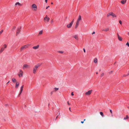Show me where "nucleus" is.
I'll return each mask as SVG.
<instances>
[{"label":"nucleus","mask_w":129,"mask_h":129,"mask_svg":"<svg viewBox=\"0 0 129 129\" xmlns=\"http://www.w3.org/2000/svg\"><path fill=\"white\" fill-rule=\"evenodd\" d=\"M119 23H120L121 24H122V22H121V20H120L119 21Z\"/></svg>","instance_id":"72a5a7b5"},{"label":"nucleus","mask_w":129,"mask_h":129,"mask_svg":"<svg viewBox=\"0 0 129 129\" xmlns=\"http://www.w3.org/2000/svg\"><path fill=\"white\" fill-rule=\"evenodd\" d=\"M43 30H41L40 31L39 33V35H41L42 34H43Z\"/></svg>","instance_id":"5701e85b"},{"label":"nucleus","mask_w":129,"mask_h":129,"mask_svg":"<svg viewBox=\"0 0 129 129\" xmlns=\"http://www.w3.org/2000/svg\"><path fill=\"white\" fill-rule=\"evenodd\" d=\"M41 64L38 63L35 65L33 68V73L34 74H35L38 68L41 66Z\"/></svg>","instance_id":"f257e3e1"},{"label":"nucleus","mask_w":129,"mask_h":129,"mask_svg":"<svg viewBox=\"0 0 129 129\" xmlns=\"http://www.w3.org/2000/svg\"><path fill=\"white\" fill-rule=\"evenodd\" d=\"M58 116H57V117H56V119H55V120H56V119L58 117Z\"/></svg>","instance_id":"a18cd8bd"},{"label":"nucleus","mask_w":129,"mask_h":129,"mask_svg":"<svg viewBox=\"0 0 129 129\" xmlns=\"http://www.w3.org/2000/svg\"><path fill=\"white\" fill-rule=\"evenodd\" d=\"M53 19H52V20H51V23H52L53 22Z\"/></svg>","instance_id":"c9c22d12"},{"label":"nucleus","mask_w":129,"mask_h":129,"mask_svg":"<svg viewBox=\"0 0 129 129\" xmlns=\"http://www.w3.org/2000/svg\"><path fill=\"white\" fill-rule=\"evenodd\" d=\"M39 45H38L37 46H34L33 47V49H37L39 48Z\"/></svg>","instance_id":"4468645a"},{"label":"nucleus","mask_w":129,"mask_h":129,"mask_svg":"<svg viewBox=\"0 0 129 129\" xmlns=\"http://www.w3.org/2000/svg\"><path fill=\"white\" fill-rule=\"evenodd\" d=\"M104 74V73H102L101 75V77H102L103 76Z\"/></svg>","instance_id":"7c9ffc66"},{"label":"nucleus","mask_w":129,"mask_h":129,"mask_svg":"<svg viewBox=\"0 0 129 129\" xmlns=\"http://www.w3.org/2000/svg\"><path fill=\"white\" fill-rule=\"evenodd\" d=\"M23 90V89L20 88V91H21V92H22V91Z\"/></svg>","instance_id":"e433bc0d"},{"label":"nucleus","mask_w":129,"mask_h":129,"mask_svg":"<svg viewBox=\"0 0 129 129\" xmlns=\"http://www.w3.org/2000/svg\"><path fill=\"white\" fill-rule=\"evenodd\" d=\"M44 20L45 22H48L50 20V18L47 15H46L45 17L44 18Z\"/></svg>","instance_id":"0eeeda50"},{"label":"nucleus","mask_w":129,"mask_h":129,"mask_svg":"<svg viewBox=\"0 0 129 129\" xmlns=\"http://www.w3.org/2000/svg\"><path fill=\"white\" fill-rule=\"evenodd\" d=\"M45 2L47 3V0H45Z\"/></svg>","instance_id":"49530a36"},{"label":"nucleus","mask_w":129,"mask_h":129,"mask_svg":"<svg viewBox=\"0 0 129 129\" xmlns=\"http://www.w3.org/2000/svg\"><path fill=\"white\" fill-rule=\"evenodd\" d=\"M71 22H73H73H74V19Z\"/></svg>","instance_id":"3c124183"},{"label":"nucleus","mask_w":129,"mask_h":129,"mask_svg":"<svg viewBox=\"0 0 129 129\" xmlns=\"http://www.w3.org/2000/svg\"><path fill=\"white\" fill-rule=\"evenodd\" d=\"M83 50L84 52L85 53V49L84 48H83Z\"/></svg>","instance_id":"a19ab883"},{"label":"nucleus","mask_w":129,"mask_h":129,"mask_svg":"<svg viewBox=\"0 0 129 129\" xmlns=\"http://www.w3.org/2000/svg\"><path fill=\"white\" fill-rule=\"evenodd\" d=\"M58 52L60 53H63V52L62 51H58Z\"/></svg>","instance_id":"c756f323"},{"label":"nucleus","mask_w":129,"mask_h":129,"mask_svg":"<svg viewBox=\"0 0 129 129\" xmlns=\"http://www.w3.org/2000/svg\"><path fill=\"white\" fill-rule=\"evenodd\" d=\"M100 113L101 114V115L102 116L104 117V115L103 114V113L102 112H100Z\"/></svg>","instance_id":"b1692460"},{"label":"nucleus","mask_w":129,"mask_h":129,"mask_svg":"<svg viewBox=\"0 0 129 129\" xmlns=\"http://www.w3.org/2000/svg\"><path fill=\"white\" fill-rule=\"evenodd\" d=\"M53 94V92H52H52H51V94Z\"/></svg>","instance_id":"8fccbe9b"},{"label":"nucleus","mask_w":129,"mask_h":129,"mask_svg":"<svg viewBox=\"0 0 129 129\" xmlns=\"http://www.w3.org/2000/svg\"><path fill=\"white\" fill-rule=\"evenodd\" d=\"M96 74H98V72H96Z\"/></svg>","instance_id":"13d9d810"},{"label":"nucleus","mask_w":129,"mask_h":129,"mask_svg":"<svg viewBox=\"0 0 129 129\" xmlns=\"http://www.w3.org/2000/svg\"><path fill=\"white\" fill-rule=\"evenodd\" d=\"M9 82H10V81H9V82H8V83H7V84H8V83H9Z\"/></svg>","instance_id":"603ef678"},{"label":"nucleus","mask_w":129,"mask_h":129,"mask_svg":"<svg viewBox=\"0 0 129 129\" xmlns=\"http://www.w3.org/2000/svg\"><path fill=\"white\" fill-rule=\"evenodd\" d=\"M31 7L33 10L35 11H36L37 9V7L36 5L35 4H33L31 5Z\"/></svg>","instance_id":"20e7f679"},{"label":"nucleus","mask_w":129,"mask_h":129,"mask_svg":"<svg viewBox=\"0 0 129 129\" xmlns=\"http://www.w3.org/2000/svg\"><path fill=\"white\" fill-rule=\"evenodd\" d=\"M22 92H21V91H20V92H19V96L21 94V93H22Z\"/></svg>","instance_id":"ea45409f"},{"label":"nucleus","mask_w":129,"mask_h":129,"mask_svg":"<svg viewBox=\"0 0 129 129\" xmlns=\"http://www.w3.org/2000/svg\"><path fill=\"white\" fill-rule=\"evenodd\" d=\"M73 25V22H71L69 24H68L67 25V28H70Z\"/></svg>","instance_id":"9d476101"},{"label":"nucleus","mask_w":129,"mask_h":129,"mask_svg":"<svg viewBox=\"0 0 129 129\" xmlns=\"http://www.w3.org/2000/svg\"><path fill=\"white\" fill-rule=\"evenodd\" d=\"M126 45L128 46L129 47V44L128 42H127L126 44Z\"/></svg>","instance_id":"2f4dec72"},{"label":"nucleus","mask_w":129,"mask_h":129,"mask_svg":"<svg viewBox=\"0 0 129 129\" xmlns=\"http://www.w3.org/2000/svg\"><path fill=\"white\" fill-rule=\"evenodd\" d=\"M5 50L4 48L3 47H2L0 50V53H2Z\"/></svg>","instance_id":"6ab92c4d"},{"label":"nucleus","mask_w":129,"mask_h":129,"mask_svg":"<svg viewBox=\"0 0 129 129\" xmlns=\"http://www.w3.org/2000/svg\"><path fill=\"white\" fill-rule=\"evenodd\" d=\"M82 20L81 17V15H79L77 20V21L76 23L75 28H77L78 26L80 21Z\"/></svg>","instance_id":"f03ea898"},{"label":"nucleus","mask_w":129,"mask_h":129,"mask_svg":"<svg viewBox=\"0 0 129 129\" xmlns=\"http://www.w3.org/2000/svg\"><path fill=\"white\" fill-rule=\"evenodd\" d=\"M16 28V27L15 26H14L12 29V30L13 31L15 30V29Z\"/></svg>","instance_id":"c85d7f7f"},{"label":"nucleus","mask_w":129,"mask_h":129,"mask_svg":"<svg viewBox=\"0 0 129 129\" xmlns=\"http://www.w3.org/2000/svg\"><path fill=\"white\" fill-rule=\"evenodd\" d=\"M74 37L75 39L77 40H78V36L77 35H75Z\"/></svg>","instance_id":"aec40b11"},{"label":"nucleus","mask_w":129,"mask_h":129,"mask_svg":"<svg viewBox=\"0 0 129 129\" xmlns=\"http://www.w3.org/2000/svg\"><path fill=\"white\" fill-rule=\"evenodd\" d=\"M109 28L108 27H107L106 28H105L103 30H102L105 31H109Z\"/></svg>","instance_id":"dca6fc26"},{"label":"nucleus","mask_w":129,"mask_h":129,"mask_svg":"<svg viewBox=\"0 0 129 129\" xmlns=\"http://www.w3.org/2000/svg\"><path fill=\"white\" fill-rule=\"evenodd\" d=\"M51 4H53V3H51Z\"/></svg>","instance_id":"bf43d9fd"},{"label":"nucleus","mask_w":129,"mask_h":129,"mask_svg":"<svg viewBox=\"0 0 129 129\" xmlns=\"http://www.w3.org/2000/svg\"><path fill=\"white\" fill-rule=\"evenodd\" d=\"M19 82L18 81L16 82L15 85V87L18 88L19 85Z\"/></svg>","instance_id":"ddd939ff"},{"label":"nucleus","mask_w":129,"mask_h":129,"mask_svg":"<svg viewBox=\"0 0 129 129\" xmlns=\"http://www.w3.org/2000/svg\"><path fill=\"white\" fill-rule=\"evenodd\" d=\"M71 95L72 96L73 95H74L73 92H72L71 93Z\"/></svg>","instance_id":"4c0bfd02"},{"label":"nucleus","mask_w":129,"mask_h":129,"mask_svg":"<svg viewBox=\"0 0 129 129\" xmlns=\"http://www.w3.org/2000/svg\"><path fill=\"white\" fill-rule=\"evenodd\" d=\"M24 87V85H23L20 88L23 89Z\"/></svg>","instance_id":"f704fd0d"},{"label":"nucleus","mask_w":129,"mask_h":129,"mask_svg":"<svg viewBox=\"0 0 129 129\" xmlns=\"http://www.w3.org/2000/svg\"><path fill=\"white\" fill-rule=\"evenodd\" d=\"M84 121H81V123H84Z\"/></svg>","instance_id":"de8ad7c7"},{"label":"nucleus","mask_w":129,"mask_h":129,"mask_svg":"<svg viewBox=\"0 0 129 129\" xmlns=\"http://www.w3.org/2000/svg\"><path fill=\"white\" fill-rule=\"evenodd\" d=\"M3 46L4 47L3 48H4V49H5L7 47V45L6 44H4L3 45Z\"/></svg>","instance_id":"cd10ccee"},{"label":"nucleus","mask_w":129,"mask_h":129,"mask_svg":"<svg viewBox=\"0 0 129 129\" xmlns=\"http://www.w3.org/2000/svg\"><path fill=\"white\" fill-rule=\"evenodd\" d=\"M126 0H122L121 1V2L122 4H124L126 3Z\"/></svg>","instance_id":"f3484780"},{"label":"nucleus","mask_w":129,"mask_h":129,"mask_svg":"<svg viewBox=\"0 0 129 129\" xmlns=\"http://www.w3.org/2000/svg\"><path fill=\"white\" fill-rule=\"evenodd\" d=\"M54 89H55V90H54V91H56L58 90L59 88H54Z\"/></svg>","instance_id":"bb28decb"},{"label":"nucleus","mask_w":129,"mask_h":129,"mask_svg":"<svg viewBox=\"0 0 129 129\" xmlns=\"http://www.w3.org/2000/svg\"><path fill=\"white\" fill-rule=\"evenodd\" d=\"M110 112H111V113L112 114V110H110Z\"/></svg>","instance_id":"58836bf2"},{"label":"nucleus","mask_w":129,"mask_h":129,"mask_svg":"<svg viewBox=\"0 0 129 129\" xmlns=\"http://www.w3.org/2000/svg\"><path fill=\"white\" fill-rule=\"evenodd\" d=\"M67 103H68V105H69V104H69V102H68H68H67Z\"/></svg>","instance_id":"09e8293b"},{"label":"nucleus","mask_w":129,"mask_h":129,"mask_svg":"<svg viewBox=\"0 0 129 129\" xmlns=\"http://www.w3.org/2000/svg\"><path fill=\"white\" fill-rule=\"evenodd\" d=\"M49 7H49V6H47V7H46V9H48V8Z\"/></svg>","instance_id":"79ce46f5"},{"label":"nucleus","mask_w":129,"mask_h":129,"mask_svg":"<svg viewBox=\"0 0 129 129\" xmlns=\"http://www.w3.org/2000/svg\"><path fill=\"white\" fill-rule=\"evenodd\" d=\"M113 72V71H111L109 72V73L110 74H111V73H112Z\"/></svg>","instance_id":"473e14b6"},{"label":"nucleus","mask_w":129,"mask_h":129,"mask_svg":"<svg viewBox=\"0 0 129 129\" xmlns=\"http://www.w3.org/2000/svg\"><path fill=\"white\" fill-rule=\"evenodd\" d=\"M95 33V32L94 31L92 33V35H93V34H94Z\"/></svg>","instance_id":"37998d69"},{"label":"nucleus","mask_w":129,"mask_h":129,"mask_svg":"<svg viewBox=\"0 0 129 129\" xmlns=\"http://www.w3.org/2000/svg\"><path fill=\"white\" fill-rule=\"evenodd\" d=\"M117 35L118 39L120 41H122V38L118 34H117Z\"/></svg>","instance_id":"f8f14e48"},{"label":"nucleus","mask_w":129,"mask_h":129,"mask_svg":"<svg viewBox=\"0 0 129 129\" xmlns=\"http://www.w3.org/2000/svg\"><path fill=\"white\" fill-rule=\"evenodd\" d=\"M21 27L20 26L18 28L17 32H16V35L18 34L20 32V31L21 30Z\"/></svg>","instance_id":"1a4fd4ad"},{"label":"nucleus","mask_w":129,"mask_h":129,"mask_svg":"<svg viewBox=\"0 0 129 129\" xmlns=\"http://www.w3.org/2000/svg\"><path fill=\"white\" fill-rule=\"evenodd\" d=\"M19 73V74H18V75L19 77H22L23 76V72L21 70H20Z\"/></svg>","instance_id":"6e6552de"},{"label":"nucleus","mask_w":129,"mask_h":129,"mask_svg":"<svg viewBox=\"0 0 129 129\" xmlns=\"http://www.w3.org/2000/svg\"><path fill=\"white\" fill-rule=\"evenodd\" d=\"M111 16L113 17H117V15L112 12H111Z\"/></svg>","instance_id":"9b49d317"},{"label":"nucleus","mask_w":129,"mask_h":129,"mask_svg":"<svg viewBox=\"0 0 129 129\" xmlns=\"http://www.w3.org/2000/svg\"><path fill=\"white\" fill-rule=\"evenodd\" d=\"M85 120H86V119H84V121H85Z\"/></svg>","instance_id":"4d7b16f0"},{"label":"nucleus","mask_w":129,"mask_h":129,"mask_svg":"<svg viewBox=\"0 0 129 129\" xmlns=\"http://www.w3.org/2000/svg\"><path fill=\"white\" fill-rule=\"evenodd\" d=\"M67 18H68V17H67L66 16V19H67Z\"/></svg>","instance_id":"5fc2aeb1"},{"label":"nucleus","mask_w":129,"mask_h":129,"mask_svg":"<svg viewBox=\"0 0 129 129\" xmlns=\"http://www.w3.org/2000/svg\"><path fill=\"white\" fill-rule=\"evenodd\" d=\"M94 62L95 63H96L97 62V59L95 58L94 60Z\"/></svg>","instance_id":"4be33fe9"},{"label":"nucleus","mask_w":129,"mask_h":129,"mask_svg":"<svg viewBox=\"0 0 129 129\" xmlns=\"http://www.w3.org/2000/svg\"><path fill=\"white\" fill-rule=\"evenodd\" d=\"M17 5H18L20 6H22V4L20 3L19 2H17L15 3V5L17 6Z\"/></svg>","instance_id":"2eb2a0df"},{"label":"nucleus","mask_w":129,"mask_h":129,"mask_svg":"<svg viewBox=\"0 0 129 129\" xmlns=\"http://www.w3.org/2000/svg\"><path fill=\"white\" fill-rule=\"evenodd\" d=\"M128 35L129 36V33H128Z\"/></svg>","instance_id":"6e6d98bb"},{"label":"nucleus","mask_w":129,"mask_h":129,"mask_svg":"<svg viewBox=\"0 0 129 129\" xmlns=\"http://www.w3.org/2000/svg\"><path fill=\"white\" fill-rule=\"evenodd\" d=\"M30 67V66L27 64H24L23 67L22 68L23 69H25L29 68Z\"/></svg>","instance_id":"39448f33"},{"label":"nucleus","mask_w":129,"mask_h":129,"mask_svg":"<svg viewBox=\"0 0 129 129\" xmlns=\"http://www.w3.org/2000/svg\"><path fill=\"white\" fill-rule=\"evenodd\" d=\"M129 75V71L128 72V74H127V75H126L125 76H127L128 75Z\"/></svg>","instance_id":"c03bdc74"},{"label":"nucleus","mask_w":129,"mask_h":129,"mask_svg":"<svg viewBox=\"0 0 129 129\" xmlns=\"http://www.w3.org/2000/svg\"><path fill=\"white\" fill-rule=\"evenodd\" d=\"M3 29H2L0 31V36L1 35V34H2L3 32Z\"/></svg>","instance_id":"a878e982"},{"label":"nucleus","mask_w":129,"mask_h":129,"mask_svg":"<svg viewBox=\"0 0 129 129\" xmlns=\"http://www.w3.org/2000/svg\"><path fill=\"white\" fill-rule=\"evenodd\" d=\"M29 46V44H27L22 46L20 48V51H22L24 49H26L28 48Z\"/></svg>","instance_id":"7ed1b4c3"},{"label":"nucleus","mask_w":129,"mask_h":129,"mask_svg":"<svg viewBox=\"0 0 129 129\" xmlns=\"http://www.w3.org/2000/svg\"><path fill=\"white\" fill-rule=\"evenodd\" d=\"M69 110H70V111H71V108H69Z\"/></svg>","instance_id":"864d4df0"},{"label":"nucleus","mask_w":129,"mask_h":129,"mask_svg":"<svg viewBox=\"0 0 129 129\" xmlns=\"http://www.w3.org/2000/svg\"><path fill=\"white\" fill-rule=\"evenodd\" d=\"M128 118V116L127 115H126V117H124V120H125L126 119H127Z\"/></svg>","instance_id":"393cba45"},{"label":"nucleus","mask_w":129,"mask_h":129,"mask_svg":"<svg viewBox=\"0 0 129 129\" xmlns=\"http://www.w3.org/2000/svg\"><path fill=\"white\" fill-rule=\"evenodd\" d=\"M111 12H109L108 13L107 15V17H109L111 15Z\"/></svg>","instance_id":"412c9836"},{"label":"nucleus","mask_w":129,"mask_h":129,"mask_svg":"<svg viewBox=\"0 0 129 129\" xmlns=\"http://www.w3.org/2000/svg\"><path fill=\"white\" fill-rule=\"evenodd\" d=\"M92 91L93 90H89L87 92H86L85 93V94L86 95H89L91 94L92 92Z\"/></svg>","instance_id":"423d86ee"},{"label":"nucleus","mask_w":129,"mask_h":129,"mask_svg":"<svg viewBox=\"0 0 129 129\" xmlns=\"http://www.w3.org/2000/svg\"><path fill=\"white\" fill-rule=\"evenodd\" d=\"M12 82L14 83L15 82H17V80H16V79L14 78H13L12 79Z\"/></svg>","instance_id":"a211bd4d"}]
</instances>
